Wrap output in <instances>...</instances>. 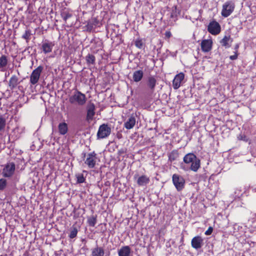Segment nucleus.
Here are the masks:
<instances>
[{
    "label": "nucleus",
    "instance_id": "1",
    "mask_svg": "<svg viewBox=\"0 0 256 256\" xmlns=\"http://www.w3.org/2000/svg\"><path fill=\"white\" fill-rule=\"evenodd\" d=\"M184 162L186 164H191L190 169L196 172L200 166V160L193 153H188L183 158Z\"/></svg>",
    "mask_w": 256,
    "mask_h": 256
},
{
    "label": "nucleus",
    "instance_id": "2",
    "mask_svg": "<svg viewBox=\"0 0 256 256\" xmlns=\"http://www.w3.org/2000/svg\"><path fill=\"white\" fill-rule=\"evenodd\" d=\"M86 95L78 90H76L69 98V102L71 104H77L78 106H82L86 104Z\"/></svg>",
    "mask_w": 256,
    "mask_h": 256
},
{
    "label": "nucleus",
    "instance_id": "3",
    "mask_svg": "<svg viewBox=\"0 0 256 256\" xmlns=\"http://www.w3.org/2000/svg\"><path fill=\"white\" fill-rule=\"evenodd\" d=\"M157 84L158 80L156 76H150L147 77L146 82L147 95L152 96L154 93Z\"/></svg>",
    "mask_w": 256,
    "mask_h": 256
},
{
    "label": "nucleus",
    "instance_id": "4",
    "mask_svg": "<svg viewBox=\"0 0 256 256\" xmlns=\"http://www.w3.org/2000/svg\"><path fill=\"white\" fill-rule=\"evenodd\" d=\"M84 158H86L84 160V164L89 168H93L95 167L96 164V154L94 152L88 153L87 155L86 152L82 154Z\"/></svg>",
    "mask_w": 256,
    "mask_h": 256
},
{
    "label": "nucleus",
    "instance_id": "5",
    "mask_svg": "<svg viewBox=\"0 0 256 256\" xmlns=\"http://www.w3.org/2000/svg\"><path fill=\"white\" fill-rule=\"evenodd\" d=\"M235 4L232 1H227L222 5L221 15L224 18L230 16L234 11Z\"/></svg>",
    "mask_w": 256,
    "mask_h": 256
},
{
    "label": "nucleus",
    "instance_id": "6",
    "mask_svg": "<svg viewBox=\"0 0 256 256\" xmlns=\"http://www.w3.org/2000/svg\"><path fill=\"white\" fill-rule=\"evenodd\" d=\"M172 181L174 185L178 192L182 190L184 188L185 180L184 178L176 174H174L172 176Z\"/></svg>",
    "mask_w": 256,
    "mask_h": 256
},
{
    "label": "nucleus",
    "instance_id": "7",
    "mask_svg": "<svg viewBox=\"0 0 256 256\" xmlns=\"http://www.w3.org/2000/svg\"><path fill=\"white\" fill-rule=\"evenodd\" d=\"M111 133V128L108 124H103L98 128L97 132V138L103 139L108 137Z\"/></svg>",
    "mask_w": 256,
    "mask_h": 256
},
{
    "label": "nucleus",
    "instance_id": "8",
    "mask_svg": "<svg viewBox=\"0 0 256 256\" xmlns=\"http://www.w3.org/2000/svg\"><path fill=\"white\" fill-rule=\"evenodd\" d=\"M16 170V164L14 162H8L4 166L2 170V174L4 178H10L12 176Z\"/></svg>",
    "mask_w": 256,
    "mask_h": 256
},
{
    "label": "nucleus",
    "instance_id": "9",
    "mask_svg": "<svg viewBox=\"0 0 256 256\" xmlns=\"http://www.w3.org/2000/svg\"><path fill=\"white\" fill-rule=\"evenodd\" d=\"M43 67L42 66H38L33 70L30 74V83L32 85H34L38 82Z\"/></svg>",
    "mask_w": 256,
    "mask_h": 256
},
{
    "label": "nucleus",
    "instance_id": "10",
    "mask_svg": "<svg viewBox=\"0 0 256 256\" xmlns=\"http://www.w3.org/2000/svg\"><path fill=\"white\" fill-rule=\"evenodd\" d=\"M221 30L220 24L216 21L213 20L209 23L208 26V31L212 35L219 34Z\"/></svg>",
    "mask_w": 256,
    "mask_h": 256
},
{
    "label": "nucleus",
    "instance_id": "11",
    "mask_svg": "<svg viewBox=\"0 0 256 256\" xmlns=\"http://www.w3.org/2000/svg\"><path fill=\"white\" fill-rule=\"evenodd\" d=\"M86 120L88 122H91L95 116L96 106L94 103H90L87 105L86 108Z\"/></svg>",
    "mask_w": 256,
    "mask_h": 256
},
{
    "label": "nucleus",
    "instance_id": "12",
    "mask_svg": "<svg viewBox=\"0 0 256 256\" xmlns=\"http://www.w3.org/2000/svg\"><path fill=\"white\" fill-rule=\"evenodd\" d=\"M54 46V42L49 41L48 40H46L42 42L41 50L44 54H46L52 52L53 47Z\"/></svg>",
    "mask_w": 256,
    "mask_h": 256
},
{
    "label": "nucleus",
    "instance_id": "13",
    "mask_svg": "<svg viewBox=\"0 0 256 256\" xmlns=\"http://www.w3.org/2000/svg\"><path fill=\"white\" fill-rule=\"evenodd\" d=\"M184 78V74L181 72L176 75L172 80V86L174 90L178 89L181 86V83Z\"/></svg>",
    "mask_w": 256,
    "mask_h": 256
},
{
    "label": "nucleus",
    "instance_id": "14",
    "mask_svg": "<svg viewBox=\"0 0 256 256\" xmlns=\"http://www.w3.org/2000/svg\"><path fill=\"white\" fill-rule=\"evenodd\" d=\"M212 40L211 39L203 40L200 44L202 50L204 52H210L212 47Z\"/></svg>",
    "mask_w": 256,
    "mask_h": 256
},
{
    "label": "nucleus",
    "instance_id": "15",
    "mask_svg": "<svg viewBox=\"0 0 256 256\" xmlns=\"http://www.w3.org/2000/svg\"><path fill=\"white\" fill-rule=\"evenodd\" d=\"M192 246L196 250L202 248L203 245V239L199 236L194 237L191 241Z\"/></svg>",
    "mask_w": 256,
    "mask_h": 256
},
{
    "label": "nucleus",
    "instance_id": "16",
    "mask_svg": "<svg viewBox=\"0 0 256 256\" xmlns=\"http://www.w3.org/2000/svg\"><path fill=\"white\" fill-rule=\"evenodd\" d=\"M233 42L232 38H231L230 35H226L220 41V44L225 48H229L231 46V44Z\"/></svg>",
    "mask_w": 256,
    "mask_h": 256
},
{
    "label": "nucleus",
    "instance_id": "17",
    "mask_svg": "<svg viewBox=\"0 0 256 256\" xmlns=\"http://www.w3.org/2000/svg\"><path fill=\"white\" fill-rule=\"evenodd\" d=\"M136 116L132 114L128 120L124 122V127L127 130L132 128L136 124Z\"/></svg>",
    "mask_w": 256,
    "mask_h": 256
},
{
    "label": "nucleus",
    "instance_id": "18",
    "mask_svg": "<svg viewBox=\"0 0 256 256\" xmlns=\"http://www.w3.org/2000/svg\"><path fill=\"white\" fill-rule=\"evenodd\" d=\"M144 75V73L142 70H135L132 74L133 80L136 82H140L142 79Z\"/></svg>",
    "mask_w": 256,
    "mask_h": 256
},
{
    "label": "nucleus",
    "instance_id": "19",
    "mask_svg": "<svg viewBox=\"0 0 256 256\" xmlns=\"http://www.w3.org/2000/svg\"><path fill=\"white\" fill-rule=\"evenodd\" d=\"M19 83L18 77L16 75H12L9 80L8 86L11 90H13Z\"/></svg>",
    "mask_w": 256,
    "mask_h": 256
},
{
    "label": "nucleus",
    "instance_id": "20",
    "mask_svg": "<svg viewBox=\"0 0 256 256\" xmlns=\"http://www.w3.org/2000/svg\"><path fill=\"white\" fill-rule=\"evenodd\" d=\"M8 64V57L4 54L0 56V71L4 72Z\"/></svg>",
    "mask_w": 256,
    "mask_h": 256
},
{
    "label": "nucleus",
    "instance_id": "21",
    "mask_svg": "<svg viewBox=\"0 0 256 256\" xmlns=\"http://www.w3.org/2000/svg\"><path fill=\"white\" fill-rule=\"evenodd\" d=\"M150 178L146 175H142L138 177L137 180V184L139 186H143L150 182Z\"/></svg>",
    "mask_w": 256,
    "mask_h": 256
},
{
    "label": "nucleus",
    "instance_id": "22",
    "mask_svg": "<svg viewBox=\"0 0 256 256\" xmlns=\"http://www.w3.org/2000/svg\"><path fill=\"white\" fill-rule=\"evenodd\" d=\"M130 250L128 246H122L118 251V256H130Z\"/></svg>",
    "mask_w": 256,
    "mask_h": 256
},
{
    "label": "nucleus",
    "instance_id": "23",
    "mask_svg": "<svg viewBox=\"0 0 256 256\" xmlns=\"http://www.w3.org/2000/svg\"><path fill=\"white\" fill-rule=\"evenodd\" d=\"M168 160L171 162L176 160L179 156V153L178 150H174L168 154Z\"/></svg>",
    "mask_w": 256,
    "mask_h": 256
},
{
    "label": "nucleus",
    "instance_id": "24",
    "mask_svg": "<svg viewBox=\"0 0 256 256\" xmlns=\"http://www.w3.org/2000/svg\"><path fill=\"white\" fill-rule=\"evenodd\" d=\"M58 132L62 135H64L68 132V126L65 122L60 123L58 126Z\"/></svg>",
    "mask_w": 256,
    "mask_h": 256
},
{
    "label": "nucleus",
    "instance_id": "25",
    "mask_svg": "<svg viewBox=\"0 0 256 256\" xmlns=\"http://www.w3.org/2000/svg\"><path fill=\"white\" fill-rule=\"evenodd\" d=\"M100 50H102V42L100 41L94 42L90 48L91 52L96 54H97Z\"/></svg>",
    "mask_w": 256,
    "mask_h": 256
},
{
    "label": "nucleus",
    "instance_id": "26",
    "mask_svg": "<svg viewBox=\"0 0 256 256\" xmlns=\"http://www.w3.org/2000/svg\"><path fill=\"white\" fill-rule=\"evenodd\" d=\"M104 250L102 247L96 246L92 252V256H104Z\"/></svg>",
    "mask_w": 256,
    "mask_h": 256
},
{
    "label": "nucleus",
    "instance_id": "27",
    "mask_svg": "<svg viewBox=\"0 0 256 256\" xmlns=\"http://www.w3.org/2000/svg\"><path fill=\"white\" fill-rule=\"evenodd\" d=\"M97 222V216L92 215L88 218L87 223L90 226L94 227Z\"/></svg>",
    "mask_w": 256,
    "mask_h": 256
},
{
    "label": "nucleus",
    "instance_id": "28",
    "mask_svg": "<svg viewBox=\"0 0 256 256\" xmlns=\"http://www.w3.org/2000/svg\"><path fill=\"white\" fill-rule=\"evenodd\" d=\"M86 60L88 64H94L96 63V57L92 54H88L86 56Z\"/></svg>",
    "mask_w": 256,
    "mask_h": 256
},
{
    "label": "nucleus",
    "instance_id": "29",
    "mask_svg": "<svg viewBox=\"0 0 256 256\" xmlns=\"http://www.w3.org/2000/svg\"><path fill=\"white\" fill-rule=\"evenodd\" d=\"M32 35V31L30 29H26L24 33L22 35V38L26 40V42H28L30 40Z\"/></svg>",
    "mask_w": 256,
    "mask_h": 256
},
{
    "label": "nucleus",
    "instance_id": "30",
    "mask_svg": "<svg viewBox=\"0 0 256 256\" xmlns=\"http://www.w3.org/2000/svg\"><path fill=\"white\" fill-rule=\"evenodd\" d=\"M78 232V228L74 226H72L70 228V232L68 235V237L71 239L74 238L76 236Z\"/></svg>",
    "mask_w": 256,
    "mask_h": 256
},
{
    "label": "nucleus",
    "instance_id": "31",
    "mask_svg": "<svg viewBox=\"0 0 256 256\" xmlns=\"http://www.w3.org/2000/svg\"><path fill=\"white\" fill-rule=\"evenodd\" d=\"M6 119L0 114V132L4 131L6 126Z\"/></svg>",
    "mask_w": 256,
    "mask_h": 256
},
{
    "label": "nucleus",
    "instance_id": "32",
    "mask_svg": "<svg viewBox=\"0 0 256 256\" xmlns=\"http://www.w3.org/2000/svg\"><path fill=\"white\" fill-rule=\"evenodd\" d=\"M60 15L65 24H66L68 19L70 18L72 16V14L66 11L62 12Z\"/></svg>",
    "mask_w": 256,
    "mask_h": 256
},
{
    "label": "nucleus",
    "instance_id": "33",
    "mask_svg": "<svg viewBox=\"0 0 256 256\" xmlns=\"http://www.w3.org/2000/svg\"><path fill=\"white\" fill-rule=\"evenodd\" d=\"M134 44L135 46L139 48V49H142L144 47V43L143 42L142 39L138 38L134 42Z\"/></svg>",
    "mask_w": 256,
    "mask_h": 256
},
{
    "label": "nucleus",
    "instance_id": "34",
    "mask_svg": "<svg viewBox=\"0 0 256 256\" xmlns=\"http://www.w3.org/2000/svg\"><path fill=\"white\" fill-rule=\"evenodd\" d=\"M94 23H92V21H88L87 24L85 26L84 28L87 32H90L94 29Z\"/></svg>",
    "mask_w": 256,
    "mask_h": 256
},
{
    "label": "nucleus",
    "instance_id": "35",
    "mask_svg": "<svg viewBox=\"0 0 256 256\" xmlns=\"http://www.w3.org/2000/svg\"><path fill=\"white\" fill-rule=\"evenodd\" d=\"M76 177L77 178V182L78 183H83L85 182L86 179L84 177V176L83 174H78L76 175Z\"/></svg>",
    "mask_w": 256,
    "mask_h": 256
},
{
    "label": "nucleus",
    "instance_id": "36",
    "mask_svg": "<svg viewBox=\"0 0 256 256\" xmlns=\"http://www.w3.org/2000/svg\"><path fill=\"white\" fill-rule=\"evenodd\" d=\"M7 184L6 180L4 178L0 179V190H3L6 187Z\"/></svg>",
    "mask_w": 256,
    "mask_h": 256
},
{
    "label": "nucleus",
    "instance_id": "37",
    "mask_svg": "<svg viewBox=\"0 0 256 256\" xmlns=\"http://www.w3.org/2000/svg\"><path fill=\"white\" fill-rule=\"evenodd\" d=\"M213 231V228L212 226H210L208 229L205 232L204 234L206 236L210 235Z\"/></svg>",
    "mask_w": 256,
    "mask_h": 256
},
{
    "label": "nucleus",
    "instance_id": "38",
    "mask_svg": "<svg viewBox=\"0 0 256 256\" xmlns=\"http://www.w3.org/2000/svg\"><path fill=\"white\" fill-rule=\"evenodd\" d=\"M238 138L239 140H244V142H248V138L244 134L240 135Z\"/></svg>",
    "mask_w": 256,
    "mask_h": 256
},
{
    "label": "nucleus",
    "instance_id": "39",
    "mask_svg": "<svg viewBox=\"0 0 256 256\" xmlns=\"http://www.w3.org/2000/svg\"><path fill=\"white\" fill-rule=\"evenodd\" d=\"M238 53L236 52H234V54L232 56H230V59L231 60H236L238 58Z\"/></svg>",
    "mask_w": 256,
    "mask_h": 256
},
{
    "label": "nucleus",
    "instance_id": "40",
    "mask_svg": "<svg viewBox=\"0 0 256 256\" xmlns=\"http://www.w3.org/2000/svg\"><path fill=\"white\" fill-rule=\"evenodd\" d=\"M164 36L166 38H170L171 36H172V34H171V32L170 31H166L165 34H164Z\"/></svg>",
    "mask_w": 256,
    "mask_h": 256
},
{
    "label": "nucleus",
    "instance_id": "41",
    "mask_svg": "<svg viewBox=\"0 0 256 256\" xmlns=\"http://www.w3.org/2000/svg\"><path fill=\"white\" fill-rule=\"evenodd\" d=\"M126 149H125V148H121V149L118 150V154L119 155H121V154H125L126 152Z\"/></svg>",
    "mask_w": 256,
    "mask_h": 256
},
{
    "label": "nucleus",
    "instance_id": "42",
    "mask_svg": "<svg viewBox=\"0 0 256 256\" xmlns=\"http://www.w3.org/2000/svg\"><path fill=\"white\" fill-rule=\"evenodd\" d=\"M92 23L94 24V26H97L99 23V21L96 18H93L92 20Z\"/></svg>",
    "mask_w": 256,
    "mask_h": 256
},
{
    "label": "nucleus",
    "instance_id": "43",
    "mask_svg": "<svg viewBox=\"0 0 256 256\" xmlns=\"http://www.w3.org/2000/svg\"><path fill=\"white\" fill-rule=\"evenodd\" d=\"M239 48V44H236L234 46V50L235 52H236L238 53V49Z\"/></svg>",
    "mask_w": 256,
    "mask_h": 256
},
{
    "label": "nucleus",
    "instance_id": "44",
    "mask_svg": "<svg viewBox=\"0 0 256 256\" xmlns=\"http://www.w3.org/2000/svg\"><path fill=\"white\" fill-rule=\"evenodd\" d=\"M171 17L172 18L173 17V14H171Z\"/></svg>",
    "mask_w": 256,
    "mask_h": 256
}]
</instances>
